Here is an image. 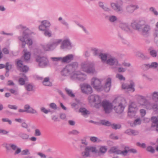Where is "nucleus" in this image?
I'll use <instances>...</instances> for the list:
<instances>
[{"instance_id":"e2e57ef3","label":"nucleus","mask_w":158,"mask_h":158,"mask_svg":"<svg viewBox=\"0 0 158 158\" xmlns=\"http://www.w3.org/2000/svg\"><path fill=\"white\" fill-rule=\"evenodd\" d=\"M34 135L35 136H40L41 135V133L40 130L38 129H36L35 130Z\"/></svg>"},{"instance_id":"a211bd4d","label":"nucleus","mask_w":158,"mask_h":158,"mask_svg":"<svg viewBox=\"0 0 158 158\" xmlns=\"http://www.w3.org/2000/svg\"><path fill=\"white\" fill-rule=\"evenodd\" d=\"M28 36V33L25 31H23L21 35L18 37V40L22 44V47H25L26 44V40Z\"/></svg>"},{"instance_id":"ddd939ff","label":"nucleus","mask_w":158,"mask_h":158,"mask_svg":"<svg viewBox=\"0 0 158 158\" xmlns=\"http://www.w3.org/2000/svg\"><path fill=\"white\" fill-rule=\"evenodd\" d=\"M81 91L82 93L87 94H90L93 92L92 89L90 85L84 83L80 85Z\"/></svg>"},{"instance_id":"774afa93","label":"nucleus","mask_w":158,"mask_h":158,"mask_svg":"<svg viewBox=\"0 0 158 158\" xmlns=\"http://www.w3.org/2000/svg\"><path fill=\"white\" fill-rule=\"evenodd\" d=\"M37 154L38 156H40L41 158H46V156L44 153L41 152H38L37 153Z\"/></svg>"},{"instance_id":"13d9d810","label":"nucleus","mask_w":158,"mask_h":158,"mask_svg":"<svg viewBox=\"0 0 158 158\" xmlns=\"http://www.w3.org/2000/svg\"><path fill=\"white\" fill-rule=\"evenodd\" d=\"M90 140L91 141L93 142H98L100 141V139L94 136L91 137L90 138Z\"/></svg>"},{"instance_id":"de8ad7c7","label":"nucleus","mask_w":158,"mask_h":158,"mask_svg":"<svg viewBox=\"0 0 158 158\" xmlns=\"http://www.w3.org/2000/svg\"><path fill=\"white\" fill-rule=\"evenodd\" d=\"M99 56L103 62H106L107 56L106 54L102 53L99 55Z\"/></svg>"},{"instance_id":"473e14b6","label":"nucleus","mask_w":158,"mask_h":158,"mask_svg":"<svg viewBox=\"0 0 158 158\" xmlns=\"http://www.w3.org/2000/svg\"><path fill=\"white\" fill-rule=\"evenodd\" d=\"M141 123V120L139 118H138L134 120V122L130 123V126L132 127L140 125Z\"/></svg>"},{"instance_id":"5fc2aeb1","label":"nucleus","mask_w":158,"mask_h":158,"mask_svg":"<svg viewBox=\"0 0 158 158\" xmlns=\"http://www.w3.org/2000/svg\"><path fill=\"white\" fill-rule=\"evenodd\" d=\"M51 59L54 61H60L62 63V57H52Z\"/></svg>"},{"instance_id":"6e6d98bb","label":"nucleus","mask_w":158,"mask_h":158,"mask_svg":"<svg viewBox=\"0 0 158 158\" xmlns=\"http://www.w3.org/2000/svg\"><path fill=\"white\" fill-rule=\"evenodd\" d=\"M27 40H26V44L28 45L29 46H31L33 44V42L32 39L29 37L27 38Z\"/></svg>"},{"instance_id":"c85d7f7f","label":"nucleus","mask_w":158,"mask_h":158,"mask_svg":"<svg viewBox=\"0 0 158 158\" xmlns=\"http://www.w3.org/2000/svg\"><path fill=\"white\" fill-rule=\"evenodd\" d=\"M152 100L155 102H158V91H154L151 94Z\"/></svg>"},{"instance_id":"79ce46f5","label":"nucleus","mask_w":158,"mask_h":158,"mask_svg":"<svg viewBox=\"0 0 158 158\" xmlns=\"http://www.w3.org/2000/svg\"><path fill=\"white\" fill-rule=\"evenodd\" d=\"M44 31V34L45 36L48 37L52 36V32L49 29H45Z\"/></svg>"},{"instance_id":"c03bdc74","label":"nucleus","mask_w":158,"mask_h":158,"mask_svg":"<svg viewBox=\"0 0 158 158\" xmlns=\"http://www.w3.org/2000/svg\"><path fill=\"white\" fill-rule=\"evenodd\" d=\"M79 111L83 115H85L89 114V111L87 110L85 108H81L79 109Z\"/></svg>"},{"instance_id":"c756f323","label":"nucleus","mask_w":158,"mask_h":158,"mask_svg":"<svg viewBox=\"0 0 158 158\" xmlns=\"http://www.w3.org/2000/svg\"><path fill=\"white\" fill-rule=\"evenodd\" d=\"M24 52V59L25 61H28L30 59L31 53L27 51L26 49H24L23 51Z\"/></svg>"},{"instance_id":"bf43d9fd","label":"nucleus","mask_w":158,"mask_h":158,"mask_svg":"<svg viewBox=\"0 0 158 158\" xmlns=\"http://www.w3.org/2000/svg\"><path fill=\"white\" fill-rule=\"evenodd\" d=\"M26 27L22 24H19L16 26V29H24L26 28Z\"/></svg>"},{"instance_id":"bb28decb","label":"nucleus","mask_w":158,"mask_h":158,"mask_svg":"<svg viewBox=\"0 0 158 158\" xmlns=\"http://www.w3.org/2000/svg\"><path fill=\"white\" fill-rule=\"evenodd\" d=\"M10 148L13 150L15 151V154H18L21 152V148H19L16 144H12L10 146Z\"/></svg>"},{"instance_id":"1a4fd4ad","label":"nucleus","mask_w":158,"mask_h":158,"mask_svg":"<svg viewBox=\"0 0 158 158\" xmlns=\"http://www.w3.org/2000/svg\"><path fill=\"white\" fill-rule=\"evenodd\" d=\"M35 60L40 67L44 68L49 65V60L45 56H38L35 58Z\"/></svg>"},{"instance_id":"6e6552de","label":"nucleus","mask_w":158,"mask_h":158,"mask_svg":"<svg viewBox=\"0 0 158 158\" xmlns=\"http://www.w3.org/2000/svg\"><path fill=\"white\" fill-rule=\"evenodd\" d=\"M97 152V150L95 147L93 146H89L86 147L84 151L81 152V156L84 158L90 157L92 153H96Z\"/></svg>"},{"instance_id":"a878e982","label":"nucleus","mask_w":158,"mask_h":158,"mask_svg":"<svg viewBox=\"0 0 158 158\" xmlns=\"http://www.w3.org/2000/svg\"><path fill=\"white\" fill-rule=\"evenodd\" d=\"M158 65V64L156 62H152L151 64H145L143 65V67L144 69H148L151 68H156Z\"/></svg>"},{"instance_id":"8fccbe9b","label":"nucleus","mask_w":158,"mask_h":158,"mask_svg":"<svg viewBox=\"0 0 158 158\" xmlns=\"http://www.w3.org/2000/svg\"><path fill=\"white\" fill-rule=\"evenodd\" d=\"M41 51L40 49H35L34 50V54L36 56L35 58L37 57L38 56H40L39 55L41 53Z\"/></svg>"},{"instance_id":"37998d69","label":"nucleus","mask_w":158,"mask_h":158,"mask_svg":"<svg viewBox=\"0 0 158 158\" xmlns=\"http://www.w3.org/2000/svg\"><path fill=\"white\" fill-rule=\"evenodd\" d=\"M26 89L28 91H31L33 89V85L30 84H26L25 85Z\"/></svg>"},{"instance_id":"0eeeda50","label":"nucleus","mask_w":158,"mask_h":158,"mask_svg":"<svg viewBox=\"0 0 158 158\" xmlns=\"http://www.w3.org/2000/svg\"><path fill=\"white\" fill-rule=\"evenodd\" d=\"M89 102L91 105L97 108L101 106V99L100 97L98 95L93 94L89 96L88 98Z\"/></svg>"},{"instance_id":"c9c22d12","label":"nucleus","mask_w":158,"mask_h":158,"mask_svg":"<svg viewBox=\"0 0 158 158\" xmlns=\"http://www.w3.org/2000/svg\"><path fill=\"white\" fill-rule=\"evenodd\" d=\"M43 84L45 86H51L52 85V83L49 81V78L46 77L44 78L43 81Z\"/></svg>"},{"instance_id":"f03ea898","label":"nucleus","mask_w":158,"mask_h":158,"mask_svg":"<svg viewBox=\"0 0 158 158\" xmlns=\"http://www.w3.org/2000/svg\"><path fill=\"white\" fill-rule=\"evenodd\" d=\"M102 80L97 77H94L91 80V84L93 87L98 91L104 90L105 92H108L110 90L111 87V79L108 78L106 80L105 85L103 86L102 85Z\"/></svg>"},{"instance_id":"a19ab883","label":"nucleus","mask_w":158,"mask_h":158,"mask_svg":"<svg viewBox=\"0 0 158 158\" xmlns=\"http://www.w3.org/2000/svg\"><path fill=\"white\" fill-rule=\"evenodd\" d=\"M9 90L11 94H14L15 96H17L19 94V91L18 89H10Z\"/></svg>"},{"instance_id":"09e8293b","label":"nucleus","mask_w":158,"mask_h":158,"mask_svg":"<svg viewBox=\"0 0 158 158\" xmlns=\"http://www.w3.org/2000/svg\"><path fill=\"white\" fill-rule=\"evenodd\" d=\"M58 20L59 21H61L60 22L62 24H64L67 27H69V24L64 19H63L61 17H59L58 19Z\"/></svg>"},{"instance_id":"6ab92c4d","label":"nucleus","mask_w":158,"mask_h":158,"mask_svg":"<svg viewBox=\"0 0 158 158\" xmlns=\"http://www.w3.org/2000/svg\"><path fill=\"white\" fill-rule=\"evenodd\" d=\"M139 8L138 5L137 4H130L127 5L126 7V11L128 13L131 14L134 11Z\"/></svg>"},{"instance_id":"4be33fe9","label":"nucleus","mask_w":158,"mask_h":158,"mask_svg":"<svg viewBox=\"0 0 158 158\" xmlns=\"http://www.w3.org/2000/svg\"><path fill=\"white\" fill-rule=\"evenodd\" d=\"M26 106L25 107L27 110V113L31 114H38V112L36 110L31 107L30 105L28 104H26Z\"/></svg>"},{"instance_id":"2f4dec72","label":"nucleus","mask_w":158,"mask_h":158,"mask_svg":"<svg viewBox=\"0 0 158 158\" xmlns=\"http://www.w3.org/2000/svg\"><path fill=\"white\" fill-rule=\"evenodd\" d=\"M150 55L153 57H156L157 56V52L153 48L150 47L148 49Z\"/></svg>"},{"instance_id":"4d7b16f0","label":"nucleus","mask_w":158,"mask_h":158,"mask_svg":"<svg viewBox=\"0 0 158 158\" xmlns=\"http://www.w3.org/2000/svg\"><path fill=\"white\" fill-rule=\"evenodd\" d=\"M21 154L23 155H29L30 154L29 150L27 149H26L25 150H23L22 151H21Z\"/></svg>"},{"instance_id":"49530a36","label":"nucleus","mask_w":158,"mask_h":158,"mask_svg":"<svg viewBox=\"0 0 158 158\" xmlns=\"http://www.w3.org/2000/svg\"><path fill=\"white\" fill-rule=\"evenodd\" d=\"M11 68V65L9 64L8 63H7L6 65V76H9L8 72L9 69Z\"/></svg>"},{"instance_id":"2eb2a0df","label":"nucleus","mask_w":158,"mask_h":158,"mask_svg":"<svg viewBox=\"0 0 158 158\" xmlns=\"http://www.w3.org/2000/svg\"><path fill=\"white\" fill-rule=\"evenodd\" d=\"M142 27L140 30L141 34L144 36H148L149 35L151 29L150 25L148 24H144L143 23Z\"/></svg>"},{"instance_id":"dca6fc26","label":"nucleus","mask_w":158,"mask_h":158,"mask_svg":"<svg viewBox=\"0 0 158 158\" xmlns=\"http://www.w3.org/2000/svg\"><path fill=\"white\" fill-rule=\"evenodd\" d=\"M144 21L143 20H134L131 24V27L134 29L139 30L143 26Z\"/></svg>"},{"instance_id":"5701e85b","label":"nucleus","mask_w":158,"mask_h":158,"mask_svg":"<svg viewBox=\"0 0 158 158\" xmlns=\"http://www.w3.org/2000/svg\"><path fill=\"white\" fill-rule=\"evenodd\" d=\"M73 56L72 54H69L65 56L62 57V63H69L73 60Z\"/></svg>"},{"instance_id":"338daca9","label":"nucleus","mask_w":158,"mask_h":158,"mask_svg":"<svg viewBox=\"0 0 158 158\" xmlns=\"http://www.w3.org/2000/svg\"><path fill=\"white\" fill-rule=\"evenodd\" d=\"M40 110L42 112L46 114H48V112L50 111L49 110H48L46 109L44 107L41 108Z\"/></svg>"},{"instance_id":"a18cd8bd","label":"nucleus","mask_w":158,"mask_h":158,"mask_svg":"<svg viewBox=\"0 0 158 158\" xmlns=\"http://www.w3.org/2000/svg\"><path fill=\"white\" fill-rule=\"evenodd\" d=\"M65 90L67 94L70 97L73 98L74 97L75 95L73 93L72 90L68 88H65Z\"/></svg>"},{"instance_id":"b1692460","label":"nucleus","mask_w":158,"mask_h":158,"mask_svg":"<svg viewBox=\"0 0 158 158\" xmlns=\"http://www.w3.org/2000/svg\"><path fill=\"white\" fill-rule=\"evenodd\" d=\"M120 27L123 30L127 32H130L131 29L128 23H121L119 25Z\"/></svg>"},{"instance_id":"f3484780","label":"nucleus","mask_w":158,"mask_h":158,"mask_svg":"<svg viewBox=\"0 0 158 158\" xmlns=\"http://www.w3.org/2000/svg\"><path fill=\"white\" fill-rule=\"evenodd\" d=\"M60 46L61 49H67L70 48L72 47L71 43L69 38H66L64 40H62Z\"/></svg>"},{"instance_id":"393cba45","label":"nucleus","mask_w":158,"mask_h":158,"mask_svg":"<svg viewBox=\"0 0 158 158\" xmlns=\"http://www.w3.org/2000/svg\"><path fill=\"white\" fill-rule=\"evenodd\" d=\"M20 75L22 77L19 78V83L20 85H24L25 81H27V78L23 73H21Z\"/></svg>"},{"instance_id":"412c9836","label":"nucleus","mask_w":158,"mask_h":158,"mask_svg":"<svg viewBox=\"0 0 158 158\" xmlns=\"http://www.w3.org/2000/svg\"><path fill=\"white\" fill-rule=\"evenodd\" d=\"M107 64L110 65H115L117 66H120L121 65L118 64L117 60L114 57H111L106 61Z\"/></svg>"},{"instance_id":"603ef678","label":"nucleus","mask_w":158,"mask_h":158,"mask_svg":"<svg viewBox=\"0 0 158 158\" xmlns=\"http://www.w3.org/2000/svg\"><path fill=\"white\" fill-rule=\"evenodd\" d=\"M111 126L113 129L115 130L119 129L121 127V125L120 124H111Z\"/></svg>"},{"instance_id":"58836bf2","label":"nucleus","mask_w":158,"mask_h":158,"mask_svg":"<svg viewBox=\"0 0 158 158\" xmlns=\"http://www.w3.org/2000/svg\"><path fill=\"white\" fill-rule=\"evenodd\" d=\"M124 148V151H121V153L122 155L126 156L127 155V153L129 152L130 149L128 146H125Z\"/></svg>"},{"instance_id":"4c0bfd02","label":"nucleus","mask_w":158,"mask_h":158,"mask_svg":"<svg viewBox=\"0 0 158 158\" xmlns=\"http://www.w3.org/2000/svg\"><path fill=\"white\" fill-rule=\"evenodd\" d=\"M109 21L111 23H115L117 20V17L114 15H110L108 17Z\"/></svg>"},{"instance_id":"20e7f679","label":"nucleus","mask_w":158,"mask_h":158,"mask_svg":"<svg viewBox=\"0 0 158 158\" xmlns=\"http://www.w3.org/2000/svg\"><path fill=\"white\" fill-rule=\"evenodd\" d=\"M126 103V100L123 97H118L113 101L114 109L118 114L122 113L124 109V105Z\"/></svg>"},{"instance_id":"0e129e2a","label":"nucleus","mask_w":158,"mask_h":158,"mask_svg":"<svg viewBox=\"0 0 158 158\" xmlns=\"http://www.w3.org/2000/svg\"><path fill=\"white\" fill-rule=\"evenodd\" d=\"M147 150L152 153H154L155 152V150L151 146H148L147 148Z\"/></svg>"},{"instance_id":"052dcab7","label":"nucleus","mask_w":158,"mask_h":158,"mask_svg":"<svg viewBox=\"0 0 158 158\" xmlns=\"http://www.w3.org/2000/svg\"><path fill=\"white\" fill-rule=\"evenodd\" d=\"M80 132L76 130H73L72 131L69 132V134L70 135H77L79 134Z\"/></svg>"},{"instance_id":"e433bc0d","label":"nucleus","mask_w":158,"mask_h":158,"mask_svg":"<svg viewBox=\"0 0 158 158\" xmlns=\"http://www.w3.org/2000/svg\"><path fill=\"white\" fill-rule=\"evenodd\" d=\"M41 24H43V25L44 26V27L45 29H47L51 25L50 22L47 20H44L42 21L41 22Z\"/></svg>"},{"instance_id":"7ed1b4c3","label":"nucleus","mask_w":158,"mask_h":158,"mask_svg":"<svg viewBox=\"0 0 158 158\" xmlns=\"http://www.w3.org/2000/svg\"><path fill=\"white\" fill-rule=\"evenodd\" d=\"M62 40L60 39H51L46 45L41 44L42 49L45 51H50L54 50L62 42Z\"/></svg>"},{"instance_id":"f704fd0d","label":"nucleus","mask_w":158,"mask_h":158,"mask_svg":"<svg viewBox=\"0 0 158 158\" xmlns=\"http://www.w3.org/2000/svg\"><path fill=\"white\" fill-rule=\"evenodd\" d=\"M110 152L111 153H114L117 154L121 155V150L118 149L116 147H113L111 148L110 150Z\"/></svg>"},{"instance_id":"423d86ee","label":"nucleus","mask_w":158,"mask_h":158,"mask_svg":"<svg viewBox=\"0 0 158 158\" xmlns=\"http://www.w3.org/2000/svg\"><path fill=\"white\" fill-rule=\"evenodd\" d=\"M81 69L83 71L88 73L93 74L95 72L94 63L89 61L82 63L81 64Z\"/></svg>"},{"instance_id":"f8f14e48","label":"nucleus","mask_w":158,"mask_h":158,"mask_svg":"<svg viewBox=\"0 0 158 158\" xmlns=\"http://www.w3.org/2000/svg\"><path fill=\"white\" fill-rule=\"evenodd\" d=\"M113 106V103L108 101H103L101 104V106L106 113H109L111 111Z\"/></svg>"},{"instance_id":"ea45409f","label":"nucleus","mask_w":158,"mask_h":158,"mask_svg":"<svg viewBox=\"0 0 158 158\" xmlns=\"http://www.w3.org/2000/svg\"><path fill=\"white\" fill-rule=\"evenodd\" d=\"M149 11L152 14L156 16L158 15V12L155 8L153 7H151L149 8Z\"/></svg>"},{"instance_id":"7c9ffc66","label":"nucleus","mask_w":158,"mask_h":158,"mask_svg":"<svg viewBox=\"0 0 158 158\" xmlns=\"http://www.w3.org/2000/svg\"><path fill=\"white\" fill-rule=\"evenodd\" d=\"M107 150V147L105 146H102L100 148L99 151L97 152V153H98L99 156H101L104 154L106 152Z\"/></svg>"},{"instance_id":"aec40b11","label":"nucleus","mask_w":158,"mask_h":158,"mask_svg":"<svg viewBox=\"0 0 158 158\" xmlns=\"http://www.w3.org/2000/svg\"><path fill=\"white\" fill-rule=\"evenodd\" d=\"M17 65L20 71L24 72H27L29 68L27 66L24 65L23 61L19 60L17 62Z\"/></svg>"},{"instance_id":"9d476101","label":"nucleus","mask_w":158,"mask_h":158,"mask_svg":"<svg viewBox=\"0 0 158 158\" xmlns=\"http://www.w3.org/2000/svg\"><path fill=\"white\" fill-rule=\"evenodd\" d=\"M123 3L122 1H119L115 2L110 3L112 8L118 14H122L123 12Z\"/></svg>"},{"instance_id":"cd10ccee","label":"nucleus","mask_w":158,"mask_h":158,"mask_svg":"<svg viewBox=\"0 0 158 158\" xmlns=\"http://www.w3.org/2000/svg\"><path fill=\"white\" fill-rule=\"evenodd\" d=\"M155 26L156 28L154 30L153 35L155 37V41L156 44V41H158V21L156 23Z\"/></svg>"},{"instance_id":"f257e3e1","label":"nucleus","mask_w":158,"mask_h":158,"mask_svg":"<svg viewBox=\"0 0 158 158\" xmlns=\"http://www.w3.org/2000/svg\"><path fill=\"white\" fill-rule=\"evenodd\" d=\"M78 66L77 62L67 65L61 71V74L64 77L70 75L71 80L73 81H83L86 79L87 75L80 71H76Z\"/></svg>"},{"instance_id":"39448f33","label":"nucleus","mask_w":158,"mask_h":158,"mask_svg":"<svg viewBox=\"0 0 158 158\" xmlns=\"http://www.w3.org/2000/svg\"><path fill=\"white\" fill-rule=\"evenodd\" d=\"M146 98H148V96H145L139 95V102L140 106H144L147 109L151 110L152 109L154 111L158 110V103H155L152 104Z\"/></svg>"},{"instance_id":"9b49d317","label":"nucleus","mask_w":158,"mask_h":158,"mask_svg":"<svg viewBox=\"0 0 158 158\" xmlns=\"http://www.w3.org/2000/svg\"><path fill=\"white\" fill-rule=\"evenodd\" d=\"M138 108L135 103L132 102L129 106L128 112V116L131 118L134 117Z\"/></svg>"},{"instance_id":"864d4df0","label":"nucleus","mask_w":158,"mask_h":158,"mask_svg":"<svg viewBox=\"0 0 158 158\" xmlns=\"http://www.w3.org/2000/svg\"><path fill=\"white\" fill-rule=\"evenodd\" d=\"M116 77L120 81H125V78L123 75L120 74H117L116 75Z\"/></svg>"},{"instance_id":"680f3d73","label":"nucleus","mask_w":158,"mask_h":158,"mask_svg":"<svg viewBox=\"0 0 158 158\" xmlns=\"http://www.w3.org/2000/svg\"><path fill=\"white\" fill-rule=\"evenodd\" d=\"M49 106L50 108L54 110H56L57 109V106L54 103H50Z\"/></svg>"},{"instance_id":"72a5a7b5","label":"nucleus","mask_w":158,"mask_h":158,"mask_svg":"<svg viewBox=\"0 0 158 158\" xmlns=\"http://www.w3.org/2000/svg\"><path fill=\"white\" fill-rule=\"evenodd\" d=\"M19 136L23 140H28L29 139V135L25 133L21 132L19 134Z\"/></svg>"},{"instance_id":"4468645a","label":"nucleus","mask_w":158,"mask_h":158,"mask_svg":"<svg viewBox=\"0 0 158 158\" xmlns=\"http://www.w3.org/2000/svg\"><path fill=\"white\" fill-rule=\"evenodd\" d=\"M135 86L134 82L132 81H131L129 84H123L122 85V87L123 89L126 91H130L133 92L135 91Z\"/></svg>"},{"instance_id":"3c124183","label":"nucleus","mask_w":158,"mask_h":158,"mask_svg":"<svg viewBox=\"0 0 158 158\" xmlns=\"http://www.w3.org/2000/svg\"><path fill=\"white\" fill-rule=\"evenodd\" d=\"M101 123L102 124L106 126H109L111 125V124L109 121L105 120L101 121Z\"/></svg>"},{"instance_id":"69168bd1","label":"nucleus","mask_w":158,"mask_h":158,"mask_svg":"<svg viewBox=\"0 0 158 158\" xmlns=\"http://www.w3.org/2000/svg\"><path fill=\"white\" fill-rule=\"evenodd\" d=\"M12 143L7 144L6 143H4L2 144L3 147L6 148L7 150H9L10 148V146Z\"/></svg>"}]
</instances>
